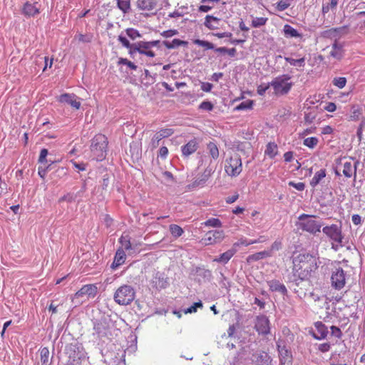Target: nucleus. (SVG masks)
Returning a JSON list of instances; mask_svg holds the SVG:
<instances>
[{"mask_svg":"<svg viewBox=\"0 0 365 365\" xmlns=\"http://www.w3.org/2000/svg\"><path fill=\"white\" fill-rule=\"evenodd\" d=\"M292 275L288 282L298 287L301 282L308 280L312 273L318 268L317 259L309 252L299 253L292 259Z\"/></svg>","mask_w":365,"mask_h":365,"instance_id":"obj_1","label":"nucleus"},{"mask_svg":"<svg viewBox=\"0 0 365 365\" xmlns=\"http://www.w3.org/2000/svg\"><path fill=\"white\" fill-rule=\"evenodd\" d=\"M64 353L68 359V362L73 364L88 365V357L81 343L73 339L65 346Z\"/></svg>","mask_w":365,"mask_h":365,"instance_id":"obj_2","label":"nucleus"},{"mask_svg":"<svg viewBox=\"0 0 365 365\" xmlns=\"http://www.w3.org/2000/svg\"><path fill=\"white\" fill-rule=\"evenodd\" d=\"M93 336L101 339L111 334L112 329L115 327V320L110 314H103L98 319H94L93 321Z\"/></svg>","mask_w":365,"mask_h":365,"instance_id":"obj_3","label":"nucleus"},{"mask_svg":"<svg viewBox=\"0 0 365 365\" xmlns=\"http://www.w3.org/2000/svg\"><path fill=\"white\" fill-rule=\"evenodd\" d=\"M108 139L103 134H98L92 139L91 150L96 160L101 161L106 158L107 154Z\"/></svg>","mask_w":365,"mask_h":365,"instance_id":"obj_4","label":"nucleus"},{"mask_svg":"<svg viewBox=\"0 0 365 365\" xmlns=\"http://www.w3.org/2000/svg\"><path fill=\"white\" fill-rule=\"evenodd\" d=\"M135 291L134 288L128 284H123L116 289L113 299L119 305H128L135 299Z\"/></svg>","mask_w":365,"mask_h":365,"instance_id":"obj_5","label":"nucleus"},{"mask_svg":"<svg viewBox=\"0 0 365 365\" xmlns=\"http://www.w3.org/2000/svg\"><path fill=\"white\" fill-rule=\"evenodd\" d=\"M322 231L334 242L331 244V248L333 250L337 251L339 247L344 246L343 240L344 237L342 234L341 225L332 224L329 226H325L323 227Z\"/></svg>","mask_w":365,"mask_h":365,"instance_id":"obj_6","label":"nucleus"},{"mask_svg":"<svg viewBox=\"0 0 365 365\" xmlns=\"http://www.w3.org/2000/svg\"><path fill=\"white\" fill-rule=\"evenodd\" d=\"M292 78L289 74H282L274 78L270 85L273 88L274 93L277 96L287 95L293 86L292 82H288Z\"/></svg>","mask_w":365,"mask_h":365,"instance_id":"obj_7","label":"nucleus"},{"mask_svg":"<svg viewBox=\"0 0 365 365\" xmlns=\"http://www.w3.org/2000/svg\"><path fill=\"white\" fill-rule=\"evenodd\" d=\"M331 285L336 290H341L346 284V272L339 266V262H331Z\"/></svg>","mask_w":365,"mask_h":365,"instance_id":"obj_8","label":"nucleus"},{"mask_svg":"<svg viewBox=\"0 0 365 365\" xmlns=\"http://www.w3.org/2000/svg\"><path fill=\"white\" fill-rule=\"evenodd\" d=\"M314 217V215L302 214L298 217L299 222H297V225L303 231L314 235L317 232H320L322 224L319 221L311 219Z\"/></svg>","mask_w":365,"mask_h":365,"instance_id":"obj_9","label":"nucleus"},{"mask_svg":"<svg viewBox=\"0 0 365 365\" xmlns=\"http://www.w3.org/2000/svg\"><path fill=\"white\" fill-rule=\"evenodd\" d=\"M242 170V164L240 156L235 154L225 160V171L230 177L238 176Z\"/></svg>","mask_w":365,"mask_h":365,"instance_id":"obj_10","label":"nucleus"},{"mask_svg":"<svg viewBox=\"0 0 365 365\" xmlns=\"http://www.w3.org/2000/svg\"><path fill=\"white\" fill-rule=\"evenodd\" d=\"M276 345L279 354V365H292V351L287 349L286 341L279 339L277 341Z\"/></svg>","mask_w":365,"mask_h":365,"instance_id":"obj_11","label":"nucleus"},{"mask_svg":"<svg viewBox=\"0 0 365 365\" xmlns=\"http://www.w3.org/2000/svg\"><path fill=\"white\" fill-rule=\"evenodd\" d=\"M252 365H274L273 359L267 351L257 350L251 354Z\"/></svg>","mask_w":365,"mask_h":365,"instance_id":"obj_12","label":"nucleus"},{"mask_svg":"<svg viewBox=\"0 0 365 365\" xmlns=\"http://www.w3.org/2000/svg\"><path fill=\"white\" fill-rule=\"evenodd\" d=\"M98 292V287L96 284H90L83 285L78 292H76L72 298L73 303L81 304L83 301L78 300V299L87 296L88 298H94Z\"/></svg>","mask_w":365,"mask_h":365,"instance_id":"obj_13","label":"nucleus"},{"mask_svg":"<svg viewBox=\"0 0 365 365\" xmlns=\"http://www.w3.org/2000/svg\"><path fill=\"white\" fill-rule=\"evenodd\" d=\"M255 329L259 335L266 336L270 332V322L268 317L264 314L256 317Z\"/></svg>","mask_w":365,"mask_h":365,"instance_id":"obj_14","label":"nucleus"},{"mask_svg":"<svg viewBox=\"0 0 365 365\" xmlns=\"http://www.w3.org/2000/svg\"><path fill=\"white\" fill-rule=\"evenodd\" d=\"M309 334L317 340H322L327 338L329 331L328 327L320 321L314 323V329L309 331Z\"/></svg>","mask_w":365,"mask_h":365,"instance_id":"obj_15","label":"nucleus"},{"mask_svg":"<svg viewBox=\"0 0 365 365\" xmlns=\"http://www.w3.org/2000/svg\"><path fill=\"white\" fill-rule=\"evenodd\" d=\"M224 237L222 230H211L205 234L202 240L205 245H212L221 242Z\"/></svg>","mask_w":365,"mask_h":365,"instance_id":"obj_16","label":"nucleus"},{"mask_svg":"<svg viewBox=\"0 0 365 365\" xmlns=\"http://www.w3.org/2000/svg\"><path fill=\"white\" fill-rule=\"evenodd\" d=\"M79 98L73 93H63L58 97V101L62 103H66L78 110L81 107V102L78 101Z\"/></svg>","mask_w":365,"mask_h":365,"instance_id":"obj_17","label":"nucleus"},{"mask_svg":"<svg viewBox=\"0 0 365 365\" xmlns=\"http://www.w3.org/2000/svg\"><path fill=\"white\" fill-rule=\"evenodd\" d=\"M37 2L30 3L26 1L22 8L21 13L26 18L33 17L40 13V9L37 7Z\"/></svg>","mask_w":365,"mask_h":365,"instance_id":"obj_18","label":"nucleus"},{"mask_svg":"<svg viewBox=\"0 0 365 365\" xmlns=\"http://www.w3.org/2000/svg\"><path fill=\"white\" fill-rule=\"evenodd\" d=\"M269 291L272 292H279L283 296H287L288 291L285 285L281 283L278 279H272L267 282Z\"/></svg>","mask_w":365,"mask_h":365,"instance_id":"obj_19","label":"nucleus"},{"mask_svg":"<svg viewBox=\"0 0 365 365\" xmlns=\"http://www.w3.org/2000/svg\"><path fill=\"white\" fill-rule=\"evenodd\" d=\"M153 284L157 289H165L169 285L168 278L164 273L158 272L153 277Z\"/></svg>","mask_w":365,"mask_h":365,"instance_id":"obj_20","label":"nucleus"},{"mask_svg":"<svg viewBox=\"0 0 365 365\" xmlns=\"http://www.w3.org/2000/svg\"><path fill=\"white\" fill-rule=\"evenodd\" d=\"M199 148V143L196 138L190 140L187 143L181 147L182 154L184 157L187 158L194 153Z\"/></svg>","mask_w":365,"mask_h":365,"instance_id":"obj_21","label":"nucleus"},{"mask_svg":"<svg viewBox=\"0 0 365 365\" xmlns=\"http://www.w3.org/2000/svg\"><path fill=\"white\" fill-rule=\"evenodd\" d=\"M213 173L214 169L210 166H207L204 170L203 173L193 181L192 186H204V185L206 183Z\"/></svg>","mask_w":365,"mask_h":365,"instance_id":"obj_22","label":"nucleus"},{"mask_svg":"<svg viewBox=\"0 0 365 365\" xmlns=\"http://www.w3.org/2000/svg\"><path fill=\"white\" fill-rule=\"evenodd\" d=\"M126 259V255L125 251L122 247H120L117 250L115 255L114 256L113 262L111 264L110 267L113 269H115L119 266L122 265Z\"/></svg>","mask_w":365,"mask_h":365,"instance_id":"obj_23","label":"nucleus"},{"mask_svg":"<svg viewBox=\"0 0 365 365\" xmlns=\"http://www.w3.org/2000/svg\"><path fill=\"white\" fill-rule=\"evenodd\" d=\"M158 4L157 0H137L136 6L141 11L153 10Z\"/></svg>","mask_w":365,"mask_h":365,"instance_id":"obj_24","label":"nucleus"},{"mask_svg":"<svg viewBox=\"0 0 365 365\" xmlns=\"http://www.w3.org/2000/svg\"><path fill=\"white\" fill-rule=\"evenodd\" d=\"M344 43H339L336 39L332 44V51L330 52V56L333 58L341 60L344 56Z\"/></svg>","mask_w":365,"mask_h":365,"instance_id":"obj_25","label":"nucleus"},{"mask_svg":"<svg viewBox=\"0 0 365 365\" xmlns=\"http://www.w3.org/2000/svg\"><path fill=\"white\" fill-rule=\"evenodd\" d=\"M271 257V251H261L259 252L254 253L252 255H250L247 257L246 262L248 264H251L253 262H256L264 258L270 257Z\"/></svg>","mask_w":365,"mask_h":365,"instance_id":"obj_26","label":"nucleus"},{"mask_svg":"<svg viewBox=\"0 0 365 365\" xmlns=\"http://www.w3.org/2000/svg\"><path fill=\"white\" fill-rule=\"evenodd\" d=\"M221 19L212 15H207L205 18L204 25L210 30H215L219 28Z\"/></svg>","mask_w":365,"mask_h":365,"instance_id":"obj_27","label":"nucleus"},{"mask_svg":"<svg viewBox=\"0 0 365 365\" xmlns=\"http://www.w3.org/2000/svg\"><path fill=\"white\" fill-rule=\"evenodd\" d=\"M237 250L235 248H232L221 254L219 257L215 258L213 262H216L222 264H227L230 259L234 256Z\"/></svg>","mask_w":365,"mask_h":365,"instance_id":"obj_28","label":"nucleus"},{"mask_svg":"<svg viewBox=\"0 0 365 365\" xmlns=\"http://www.w3.org/2000/svg\"><path fill=\"white\" fill-rule=\"evenodd\" d=\"M359 163V160H356L354 167L353 168L351 162H346L344 164L343 174L346 178H350L353 175L356 176L357 165Z\"/></svg>","mask_w":365,"mask_h":365,"instance_id":"obj_29","label":"nucleus"},{"mask_svg":"<svg viewBox=\"0 0 365 365\" xmlns=\"http://www.w3.org/2000/svg\"><path fill=\"white\" fill-rule=\"evenodd\" d=\"M362 116V108L359 105H353L350 109V115L348 117L349 120L357 121Z\"/></svg>","mask_w":365,"mask_h":365,"instance_id":"obj_30","label":"nucleus"},{"mask_svg":"<svg viewBox=\"0 0 365 365\" xmlns=\"http://www.w3.org/2000/svg\"><path fill=\"white\" fill-rule=\"evenodd\" d=\"M163 44L168 49H173V48H176L180 46H187L188 41L180 40L179 38H174L172 41H163Z\"/></svg>","mask_w":365,"mask_h":365,"instance_id":"obj_31","label":"nucleus"},{"mask_svg":"<svg viewBox=\"0 0 365 365\" xmlns=\"http://www.w3.org/2000/svg\"><path fill=\"white\" fill-rule=\"evenodd\" d=\"M195 273L202 279L204 282H210L212 278V272L203 267H196Z\"/></svg>","mask_w":365,"mask_h":365,"instance_id":"obj_32","label":"nucleus"},{"mask_svg":"<svg viewBox=\"0 0 365 365\" xmlns=\"http://www.w3.org/2000/svg\"><path fill=\"white\" fill-rule=\"evenodd\" d=\"M284 36L286 38H302V34L299 33L297 29L289 24H285L283 28Z\"/></svg>","mask_w":365,"mask_h":365,"instance_id":"obj_33","label":"nucleus"},{"mask_svg":"<svg viewBox=\"0 0 365 365\" xmlns=\"http://www.w3.org/2000/svg\"><path fill=\"white\" fill-rule=\"evenodd\" d=\"M326 175H327V170L326 169L323 168V169H321L319 170V171H317L314 177L312 178V179L310 181V185L312 187H315L319 182L320 181L326 177Z\"/></svg>","mask_w":365,"mask_h":365,"instance_id":"obj_34","label":"nucleus"},{"mask_svg":"<svg viewBox=\"0 0 365 365\" xmlns=\"http://www.w3.org/2000/svg\"><path fill=\"white\" fill-rule=\"evenodd\" d=\"M348 26H343L337 28H332L322 32V36L324 38H336L338 36V30H345Z\"/></svg>","mask_w":365,"mask_h":365,"instance_id":"obj_35","label":"nucleus"},{"mask_svg":"<svg viewBox=\"0 0 365 365\" xmlns=\"http://www.w3.org/2000/svg\"><path fill=\"white\" fill-rule=\"evenodd\" d=\"M49 350L47 347H43L40 349V365H51V361H49Z\"/></svg>","mask_w":365,"mask_h":365,"instance_id":"obj_36","label":"nucleus"},{"mask_svg":"<svg viewBox=\"0 0 365 365\" xmlns=\"http://www.w3.org/2000/svg\"><path fill=\"white\" fill-rule=\"evenodd\" d=\"M117 7L123 14L129 13L130 11V0H117Z\"/></svg>","mask_w":365,"mask_h":365,"instance_id":"obj_37","label":"nucleus"},{"mask_svg":"<svg viewBox=\"0 0 365 365\" xmlns=\"http://www.w3.org/2000/svg\"><path fill=\"white\" fill-rule=\"evenodd\" d=\"M265 155L274 158L277 154V145L274 143H269L265 149Z\"/></svg>","mask_w":365,"mask_h":365,"instance_id":"obj_38","label":"nucleus"},{"mask_svg":"<svg viewBox=\"0 0 365 365\" xmlns=\"http://www.w3.org/2000/svg\"><path fill=\"white\" fill-rule=\"evenodd\" d=\"M169 230L172 236L175 238L180 237L184 233L183 229L180 226L175 224L170 225Z\"/></svg>","mask_w":365,"mask_h":365,"instance_id":"obj_39","label":"nucleus"},{"mask_svg":"<svg viewBox=\"0 0 365 365\" xmlns=\"http://www.w3.org/2000/svg\"><path fill=\"white\" fill-rule=\"evenodd\" d=\"M119 242L120 243L123 249H125V250H130L132 249L130 237L128 235H123L119 239Z\"/></svg>","mask_w":365,"mask_h":365,"instance_id":"obj_40","label":"nucleus"},{"mask_svg":"<svg viewBox=\"0 0 365 365\" xmlns=\"http://www.w3.org/2000/svg\"><path fill=\"white\" fill-rule=\"evenodd\" d=\"M68 175V169L65 167L58 168L53 173L52 178L58 180L66 177Z\"/></svg>","mask_w":365,"mask_h":365,"instance_id":"obj_41","label":"nucleus"},{"mask_svg":"<svg viewBox=\"0 0 365 365\" xmlns=\"http://www.w3.org/2000/svg\"><path fill=\"white\" fill-rule=\"evenodd\" d=\"M209 154L211 157L216 160L219 157V150L217 145L214 142H210L207 145Z\"/></svg>","mask_w":365,"mask_h":365,"instance_id":"obj_42","label":"nucleus"},{"mask_svg":"<svg viewBox=\"0 0 365 365\" xmlns=\"http://www.w3.org/2000/svg\"><path fill=\"white\" fill-rule=\"evenodd\" d=\"M78 194L73 193V192H67L63 196L61 197L58 202V203H61L63 202H75L76 198L78 197Z\"/></svg>","mask_w":365,"mask_h":365,"instance_id":"obj_43","label":"nucleus"},{"mask_svg":"<svg viewBox=\"0 0 365 365\" xmlns=\"http://www.w3.org/2000/svg\"><path fill=\"white\" fill-rule=\"evenodd\" d=\"M202 225H205V227H222V222L218 218H210L205 221Z\"/></svg>","mask_w":365,"mask_h":365,"instance_id":"obj_44","label":"nucleus"},{"mask_svg":"<svg viewBox=\"0 0 365 365\" xmlns=\"http://www.w3.org/2000/svg\"><path fill=\"white\" fill-rule=\"evenodd\" d=\"M284 60L289 63L292 66H298L299 67H304L305 66V58L304 57L299 59H294L290 57H284Z\"/></svg>","mask_w":365,"mask_h":365,"instance_id":"obj_45","label":"nucleus"},{"mask_svg":"<svg viewBox=\"0 0 365 365\" xmlns=\"http://www.w3.org/2000/svg\"><path fill=\"white\" fill-rule=\"evenodd\" d=\"M215 52L227 53L230 57H235L237 53V50L235 48H228L226 47H219L215 48Z\"/></svg>","mask_w":365,"mask_h":365,"instance_id":"obj_46","label":"nucleus"},{"mask_svg":"<svg viewBox=\"0 0 365 365\" xmlns=\"http://www.w3.org/2000/svg\"><path fill=\"white\" fill-rule=\"evenodd\" d=\"M126 35L132 40L142 36L141 34L135 29L128 28L125 30Z\"/></svg>","mask_w":365,"mask_h":365,"instance_id":"obj_47","label":"nucleus"},{"mask_svg":"<svg viewBox=\"0 0 365 365\" xmlns=\"http://www.w3.org/2000/svg\"><path fill=\"white\" fill-rule=\"evenodd\" d=\"M254 105V101L252 100H247L245 101H242L240 103L236 108L237 110H242L252 109Z\"/></svg>","mask_w":365,"mask_h":365,"instance_id":"obj_48","label":"nucleus"},{"mask_svg":"<svg viewBox=\"0 0 365 365\" xmlns=\"http://www.w3.org/2000/svg\"><path fill=\"white\" fill-rule=\"evenodd\" d=\"M338 4V0H331L329 4H323L322 12L324 15L327 14L330 9H334L336 7Z\"/></svg>","mask_w":365,"mask_h":365,"instance_id":"obj_49","label":"nucleus"},{"mask_svg":"<svg viewBox=\"0 0 365 365\" xmlns=\"http://www.w3.org/2000/svg\"><path fill=\"white\" fill-rule=\"evenodd\" d=\"M193 43L196 45H198L200 46H202V47H205V49L208 50V49H213L215 51V46L213 43L207 41H204V40H200V39H195L194 40Z\"/></svg>","mask_w":365,"mask_h":365,"instance_id":"obj_50","label":"nucleus"},{"mask_svg":"<svg viewBox=\"0 0 365 365\" xmlns=\"http://www.w3.org/2000/svg\"><path fill=\"white\" fill-rule=\"evenodd\" d=\"M268 19L265 17H256L252 21V26L254 28H259L266 24Z\"/></svg>","mask_w":365,"mask_h":365,"instance_id":"obj_51","label":"nucleus"},{"mask_svg":"<svg viewBox=\"0 0 365 365\" xmlns=\"http://www.w3.org/2000/svg\"><path fill=\"white\" fill-rule=\"evenodd\" d=\"M319 140L316 137H309L304 140L303 144L309 148H314L318 143Z\"/></svg>","mask_w":365,"mask_h":365,"instance_id":"obj_52","label":"nucleus"},{"mask_svg":"<svg viewBox=\"0 0 365 365\" xmlns=\"http://www.w3.org/2000/svg\"><path fill=\"white\" fill-rule=\"evenodd\" d=\"M332 83L339 88H343L346 86V78L345 77H336L333 79Z\"/></svg>","mask_w":365,"mask_h":365,"instance_id":"obj_53","label":"nucleus"},{"mask_svg":"<svg viewBox=\"0 0 365 365\" xmlns=\"http://www.w3.org/2000/svg\"><path fill=\"white\" fill-rule=\"evenodd\" d=\"M291 5V0L280 1L277 3L276 9L279 11H283L286 10Z\"/></svg>","mask_w":365,"mask_h":365,"instance_id":"obj_54","label":"nucleus"},{"mask_svg":"<svg viewBox=\"0 0 365 365\" xmlns=\"http://www.w3.org/2000/svg\"><path fill=\"white\" fill-rule=\"evenodd\" d=\"M118 65H126L131 70L135 71L138 66L133 62L128 61L127 58H120L118 61Z\"/></svg>","mask_w":365,"mask_h":365,"instance_id":"obj_55","label":"nucleus"},{"mask_svg":"<svg viewBox=\"0 0 365 365\" xmlns=\"http://www.w3.org/2000/svg\"><path fill=\"white\" fill-rule=\"evenodd\" d=\"M162 139L165 138H168L171 136L174 133V130L173 128H163L157 132Z\"/></svg>","mask_w":365,"mask_h":365,"instance_id":"obj_56","label":"nucleus"},{"mask_svg":"<svg viewBox=\"0 0 365 365\" xmlns=\"http://www.w3.org/2000/svg\"><path fill=\"white\" fill-rule=\"evenodd\" d=\"M214 108L213 104L208 101H204L199 105V109L211 111Z\"/></svg>","mask_w":365,"mask_h":365,"instance_id":"obj_57","label":"nucleus"},{"mask_svg":"<svg viewBox=\"0 0 365 365\" xmlns=\"http://www.w3.org/2000/svg\"><path fill=\"white\" fill-rule=\"evenodd\" d=\"M48 154V151L46 148L41 149L38 162L41 164L48 163V160L46 159Z\"/></svg>","mask_w":365,"mask_h":365,"instance_id":"obj_58","label":"nucleus"},{"mask_svg":"<svg viewBox=\"0 0 365 365\" xmlns=\"http://www.w3.org/2000/svg\"><path fill=\"white\" fill-rule=\"evenodd\" d=\"M282 247V243L281 240H275L271 245L270 249L268 251H271V257L272 256L274 251H278Z\"/></svg>","mask_w":365,"mask_h":365,"instance_id":"obj_59","label":"nucleus"},{"mask_svg":"<svg viewBox=\"0 0 365 365\" xmlns=\"http://www.w3.org/2000/svg\"><path fill=\"white\" fill-rule=\"evenodd\" d=\"M330 329H331V334L332 336H334L337 339H341L342 337L343 334H342L340 328H339L338 327L332 325L330 327Z\"/></svg>","mask_w":365,"mask_h":365,"instance_id":"obj_60","label":"nucleus"},{"mask_svg":"<svg viewBox=\"0 0 365 365\" xmlns=\"http://www.w3.org/2000/svg\"><path fill=\"white\" fill-rule=\"evenodd\" d=\"M144 75L145 77L148 79L147 84L152 85L155 82V77L157 76L156 73H155L154 75H151L148 70L145 69Z\"/></svg>","mask_w":365,"mask_h":365,"instance_id":"obj_61","label":"nucleus"},{"mask_svg":"<svg viewBox=\"0 0 365 365\" xmlns=\"http://www.w3.org/2000/svg\"><path fill=\"white\" fill-rule=\"evenodd\" d=\"M118 41L122 44V46L125 48H130L131 46V43L128 40V38L120 34L118 37Z\"/></svg>","mask_w":365,"mask_h":365,"instance_id":"obj_62","label":"nucleus"},{"mask_svg":"<svg viewBox=\"0 0 365 365\" xmlns=\"http://www.w3.org/2000/svg\"><path fill=\"white\" fill-rule=\"evenodd\" d=\"M178 34V31L177 29H168L163 31L160 35L164 38H170L173 36Z\"/></svg>","mask_w":365,"mask_h":365,"instance_id":"obj_63","label":"nucleus"},{"mask_svg":"<svg viewBox=\"0 0 365 365\" xmlns=\"http://www.w3.org/2000/svg\"><path fill=\"white\" fill-rule=\"evenodd\" d=\"M288 185L291 187H294L299 191H302L305 188V184L304 182H294L293 181L289 182Z\"/></svg>","mask_w":365,"mask_h":365,"instance_id":"obj_64","label":"nucleus"}]
</instances>
